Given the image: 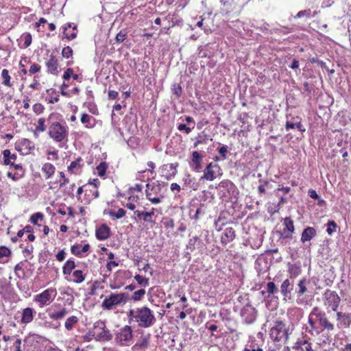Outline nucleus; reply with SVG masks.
I'll list each match as a JSON object with an SVG mask.
<instances>
[{"instance_id":"dca6fc26","label":"nucleus","mask_w":351,"mask_h":351,"mask_svg":"<svg viewBox=\"0 0 351 351\" xmlns=\"http://www.w3.org/2000/svg\"><path fill=\"white\" fill-rule=\"evenodd\" d=\"M285 129L287 131L297 128L301 132H305L306 129L302 124V119L298 116L287 115Z\"/></svg>"},{"instance_id":"f8f14e48","label":"nucleus","mask_w":351,"mask_h":351,"mask_svg":"<svg viewBox=\"0 0 351 351\" xmlns=\"http://www.w3.org/2000/svg\"><path fill=\"white\" fill-rule=\"evenodd\" d=\"M308 284V280L306 278H301L298 284L297 289H295V294L297 296L296 304L298 305H306L308 304V300L304 296V293L307 291V285Z\"/></svg>"},{"instance_id":"ddd939ff","label":"nucleus","mask_w":351,"mask_h":351,"mask_svg":"<svg viewBox=\"0 0 351 351\" xmlns=\"http://www.w3.org/2000/svg\"><path fill=\"white\" fill-rule=\"evenodd\" d=\"M240 315L243 323L252 324L256 319L257 311L248 302L241 309Z\"/></svg>"},{"instance_id":"5fc2aeb1","label":"nucleus","mask_w":351,"mask_h":351,"mask_svg":"<svg viewBox=\"0 0 351 351\" xmlns=\"http://www.w3.org/2000/svg\"><path fill=\"white\" fill-rule=\"evenodd\" d=\"M1 77L3 79L2 84L8 87L12 86V83L10 82V76L9 75V71L4 69L1 71Z\"/></svg>"},{"instance_id":"9d476101","label":"nucleus","mask_w":351,"mask_h":351,"mask_svg":"<svg viewBox=\"0 0 351 351\" xmlns=\"http://www.w3.org/2000/svg\"><path fill=\"white\" fill-rule=\"evenodd\" d=\"M49 135L56 142H62L67 136V130L59 122H53L49 125Z\"/></svg>"},{"instance_id":"c85d7f7f","label":"nucleus","mask_w":351,"mask_h":351,"mask_svg":"<svg viewBox=\"0 0 351 351\" xmlns=\"http://www.w3.org/2000/svg\"><path fill=\"white\" fill-rule=\"evenodd\" d=\"M47 72L53 75H58V62L53 54H51L49 60L46 62Z\"/></svg>"},{"instance_id":"7c9ffc66","label":"nucleus","mask_w":351,"mask_h":351,"mask_svg":"<svg viewBox=\"0 0 351 351\" xmlns=\"http://www.w3.org/2000/svg\"><path fill=\"white\" fill-rule=\"evenodd\" d=\"M2 155V162L4 165H14V162L17 158L16 154H12L10 149H5L3 151Z\"/></svg>"},{"instance_id":"6e6552de","label":"nucleus","mask_w":351,"mask_h":351,"mask_svg":"<svg viewBox=\"0 0 351 351\" xmlns=\"http://www.w3.org/2000/svg\"><path fill=\"white\" fill-rule=\"evenodd\" d=\"M202 172H203V175L201 176L200 180L207 181H213L217 177H221L223 174L220 166L213 162L207 164Z\"/></svg>"},{"instance_id":"cd10ccee","label":"nucleus","mask_w":351,"mask_h":351,"mask_svg":"<svg viewBox=\"0 0 351 351\" xmlns=\"http://www.w3.org/2000/svg\"><path fill=\"white\" fill-rule=\"evenodd\" d=\"M154 208H152L150 212H144L140 210H134L132 219L138 221V220H143L145 222H152L153 221L151 219V217L154 215Z\"/></svg>"},{"instance_id":"20e7f679","label":"nucleus","mask_w":351,"mask_h":351,"mask_svg":"<svg viewBox=\"0 0 351 351\" xmlns=\"http://www.w3.org/2000/svg\"><path fill=\"white\" fill-rule=\"evenodd\" d=\"M167 182L160 183L159 181H155L146 184L145 195L147 199L153 204H158L165 197V192L162 191L164 187H167Z\"/></svg>"},{"instance_id":"4468645a","label":"nucleus","mask_w":351,"mask_h":351,"mask_svg":"<svg viewBox=\"0 0 351 351\" xmlns=\"http://www.w3.org/2000/svg\"><path fill=\"white\" fill-rule=\"evenodd\" d=\"M57 295V291L56 289L49 288L42 293L35 295L34 300L37 302H39L41 306H45L48 304L51 301H52Z\"/></svg>"},{"instance_id":"a19ab883","label":"nucleus","mask_w":351,"mask_h":351,"mask_svg":"<svg viewBox=\"0 0 351 351\" xmlns=\"http://www.w3.org/2000/svg\"><path fill=\"white\" fill-rule=\"evenodd\" d=\"M12 255V252L10 248L7 247L4 245L0 246V262L1 263H7L8 261V258H10Z\"/></svg>"},{"instance_id":"69168bd1","label":"nucleus","mask_w":351,"mask_h":351,"mask_svg":"<svg viewBox=\"0 0 351 351\" xmlns=\"http://www.w3.org/2000/svg\"><path fill=\"white\" fill-rule=\"evenodd\" d=\"M73 49L69 47H65L62 50V56L65 58H70L73 57Z\"/></svg>"},{"instance_id":"c9c22d12","label":"nucleus","mask_w":351,"mask_h":351,"mask_svg":"<svg viewBox=\"0 0 351 351\" xmlns=\"http://www.w3.org/2000/svg\"><path fill=\"white\" fill-rule=\"evenodd\" d=\"M266 290L262 291V294L265 295L267 293V296L266 298H269L270 295H274L276 293H278L279 291L278 287L276 285V284L272 282H268L266 285Z\"/></svg>"},{"instance_id":"338daca9","label":"nucleus","mask_w":351,"mask_h":351,"mask_svg":"<svg viewBox=\"0 0 351 351\" xmlns=\"http://www.w3.org/2000/svg\"><path fill=\"white\" fill-rule=\"evenodd\" d=\"M7 176L14 181H17L18 180L23 177V174L22 173L19 172L12 173V171H8L7 173Z\"/></svg>"},{"instance_id":"c03bdc74","label":"nucleus","mask_w":351,"mask_h":351,"mask_svg":"<svg viewBox=\"0 0 351 351\" xmlns=\"http://www.w3.org/2000/svg\"><path fill=\"white\" fill-rule=\"evenodd\" d=\"M75 267V264L74 261L71 259H69L64 263L62 267V272L64 275L71 274L72 270Z\"/></svg>"},{"instance_id":"2eb2a0df","label":"nucleus","mask_w":351,"mask_h":351,"mask_svg":"<svg viewBox=\"0 0 351 351\" xmlns=\"http://www.w3.org/2000/svg\"><path fill=\"white\" fill-rule=\"evenodd\" d=\"M205 157V152L199 153L197 151H193L191 154L189 162L190 167L195 172H202L203 170V159Z\"/></svg>"},{"instance_id":"72a5a7b5","label":"nucleus","mask_w":351,"mask_h":351,"mask_svg":"<svg viewBox=\"0 0 351 351\" xmlns=\"http://www.w3.org/2000/svg\"><path fill=\"white\" fill-rule=\"evenodd\" d=\"M69 311L65 307H62L58 311H50L49 317L53 320L62 319L67 314Z\"/></svg>"},{"instance_id":"774afa93","label":"nucleus","mask_w":351,"mask_h":351,"mask_svg":"<svg viewBox=\"0 0 351 351\" xmlns=\"http://www.w3.org/2000/svg\"><path fill=\"white\" fill-rule=\"evenodd\" d=\"M84 105L87 106V108H88L90 112H91L92 114H97V106L93 103V101H87L86 103H84Z\"/></svg>"},{"instance_id":"680f3d73","label":"nucleus","mask_w":351,"mask_h":351,"mask_svg":"<svg viewBox=\"0 0 351 351\" xmlns=\"http://www.w3.org/2000/svg\"><path fill=\"white\" fill-rule=\"evenodd\" d=\"M219 152L221 160H226L228 158V146L223 145L217 149Z\"/></svg>"},{"instance_id":"bf43d9fd","label":"nucleus","mask_w":351,"mask_h":351,"mask_svg":"<svg viewBox=\"0 0 351 351\" xmlns=\"http://www.w3.org/2000/svg\"><path fill=\"white\" fill-rule=\"evenodd\" d=\"M283 225L285 226L284 229L289 230L292 232H294L295 228L293 225V221L290 217H285L284 219Z\"/></svg>"},{"instance_id":"f03ea898","label":"nucleus","mask_w":351,"mask_h":351,"mask_svg":"<svg viewBox=\"0 0 351 351\" xmlns=\"http://www.w3.org/2000/svg\"><path fill=\"white\" fill-rule=\"evenodd\" d=\"M127 317L130 324L136 322L138 327L145 328L152 326L156 321L153 311L147 306L132 308L127 312Z\"/></svg>"},{"instance_id":"0eeeda50","label":"nucleus","mask_w":351,"mask_h":351,"mask_svg":"<svg viewBox=\"0 0 351 351\" xmlns=\"http://www.w3.org/2000/svg\"><path fill=\"white\" fill-rule=\"evenodd\" d=\"M115 342L122 346H128L133 339V330L132 327L125 325L114 332Z\"/></svg>"},{"instance_id":"aec40b11","label":"nucleus","mask_w":351,"mask_h":351,"mask_svg":"<svg viewBox=\"0 0 351 351\" xmlns=\"http://www.w3.org/2000/svg\"><path fill=\"white\" fill-rule=\"evenodd\" d=\"M63 36L62 39L66 38L71 40L76 38L77 34V25L73 23H67L63 27Z\"/></svg>"},{"instance_id":"f3484780","label":"nucleus","mask_w":351,"mask_h":351,"mask_svg":"<svg viewBox=\"0 0 351 351\" xmlns=\"http://www.w3.org/2000/svg\"><path fill=\"white\" fill-rule=\"evenodd\" d=\"M206 213V205L204 203H200L198 205L192 204L189 210V217L191 219L198 221Z\"/></svg>"},{"instance_id":"58836bf2","label":"nucleus","mask_w":351,"mask_h":351,"mask_svg":"<svg viewBox=\"0 0 351 351\" xmlns=\"http://www.w3.org/2000/svg\"><path fill=\"white\" fill-rule=\"evenodd\" d=\"M202 245L203 243L199 237L198 236H194L189 240L186 247L192 252L195 250L197 247L199 248L202 247Z\"/></svg>"},{"instance_id":"f257e3e1","label":"nucleus","mask_w":351,"mask_h":351,"mask_svg":"<svg viewBox=\"0 0 351 351\" xmlns=\"http://www.w3.org/2000/svg\"><path fill=\"white\" fill-rule=\"evenodd\" d=\"M308 323L311 328L308 332L313 336H317L324 330H335L334 324L328 320L326 313L318 306H315L311 311Z\"/></svg>"},{"instance_id":"e433bc0d","label":"nucleus","mask_w":351,"mask_h":351,"mask_svg":"<svg viewBox=\"0 0 351 351\" xmlns=\"http://www.w3.org/2000/svg\"><path fill=\"white\" fill-rule=\"evenodd\" d=\"M90 249L89 244H85L82 247L80 244H75L71 246V252L73 254L80 256L82 253L88 252Z\"/></svg>"},{"instance_id":"4be33fe9","label":"nucleus","mask_w":351,"mask_h":351,"mask_svg":"<svg viewBox=\"0 0 351 351\" xmlns=\"http://www.w3.org/2000/svg\"><path fill=\"white\" fill-rule=\"evenodd\" d=\"M236 238V231L232 227H227L223 229L221 235V243L226 246L229 243L233 241Z\"/></svg>"},{"instance_id":"3c124183","label":"nucleus","mask_w":351,"mask_h":351,"mask_svg":"<svg viewBox=\"0 0 351 351\" xmlns=\"http://www.w3.org/2000/svg\"><path fill=\"white\" fill-rule=\"evenodd\" d=\"M23 149L25 150V154H28L34 149V143L28 139H23L21 142Z\"/></svg>"},{"instance_id":"5701e85b","label":"nucleus","mask_w":351,"mask_h":351,"mask_svg":"<svg viewBox=\"0 0 351 351\" xmlns=\"http://www.w3.org/2000/svg\"><path fill=\"white\" fill-rule=\"evenodd\" d=\"M221 5L219 13L222 16H226L232 12L236 8V3L234 0H220Z\"/></svg>"},{"instance_id":"2f4dec72","label":"nucleus","mask_w":351,"mask_h":351,"mask_svg":"<svg viewBox=\"0 0 351 351\" xmlns=\"http://www.w3.org/2000/svg\"><path fill=\"white\" fill-rule=\"evenodd\" d=\"M316 235V230L313 227H306L304 229L301 235V242L304 243L306 241H311Z\"/></svg>"},{"instance_id":"4d7b16f0","label":"nucleus","mask_w":351,"mask_h":351,"mask_svg":"<svg viewBox=\"0 0 351 351\" xmlns=\"http://www.w3.org/2000/svg\"><path fill=\"white\" fill-rule=\"evenodd\" d=\"M128 37V32L126 29L121 30L115 37L116 43H122Z\"/></svg>"},{"instance_id":"864d4df0","label":"nucleus","mask_w":351,"mask_h":351,"mask_svg":"<svg viewBox=\"0 0 351 351\" xmlns=\"http://www.w3.org/2000/svg\"><path fill=\"white\" fill-rule=\"evenodd\" d=\"M78 322V318L76 316H71L66 319L64 326L66 330H71L73 328V325Z\"/></svg>"},{"instance_id":"473e14b6","label":"nucleus","mask_w":351,"mask_h":351,"mask_svg":"<svg viewBox=\"0 0 351 351\" xmlns=\"http://www.w3.org/2000/svg\"><path fill=\"white\" fill-rule=\"evenodd\" d=\"M195 141L193 143V147H197L199 145H206L209 141H213V138H210V136L207 134L204 131L199 132L195 137Z\"/></svg>"},{"instance_id":"423d86ee","label":"nucleus","mask_w":351,"mask_h":351,"mask_svg":"<svg viewBox=\"0 0 351 351\" xmlns=\"http://www.w3.org/2000/svg\"><path fill=\"white\" fill-rule=\"evenodd\" d=\"M130 300V295L126 293H114L106 298L102 302L101 307L104 310H112L115 306L125 304Z\"/></svg>"},{"instance_id":"49530a36","label":"nucleus","mask_w":351,"mask_h":351,"mask_svg":"<svg viewBox=\"0 0 351 351\" xmlns=\"http://www.w3.org/2000/svg\"><path fill=\"white\" fill-rule=\"evenodd\" d=\"M316 14H317V12H315V11L312 12L310 9H307V10H301V11L298 12V14H296V16H295V18H301V17L305 16L307 19H311V18L315 16Z\"/></svg>"},{"instance_id":"1a4fd4ad","label":"nucleus","mask_w":351,"mask_h":351,"mask_svg":"<svg viewBox=\"0 0 351 351\" xmlns=\"http://www.w3.org/2000/svg\"><path fill=\"white\" fill-rule=\"evenodd\" d=\"M219 189H223L220 191L223 196L228 199H237L239 195V190L236 185L229 180H222L218 185Z\"/></svg>"},{"instance_id":"6e6d98bb","label":"nucleus","mask_w":351,"mask_h":351,"mask_svg":"<svg viewBox=\"0 0 351 351\" xmlns=\"http://www.w3.org/2000/svg\"><path fill=\"white\" fill-rule=\"evenodd\" d=\"M44 215L41 213L38 212L32 215L29 221L31 223L34 225H38L40 226V225L38 223V221H42Z\"/></svg>"},{"instance_id":"393cba45","label":"nucleus","mask_w":351,"mask_h":351,"mask_svg":"<svg viewBox=\"0 0 351 351\" xmlns=\"http://www.w3.org/2000/svg\"><path fill=\"white\" fill-rule=\"evenodd\" d=\"M178 166V163H169L164 165L162 167V176L167 180H171L175 177L177 173L176 167Z\"/></svg>"},{"instance_id":"4c0bfd02","label":"nucleus","mask_w":351,"mask_h":351,"mask_svg":"<svg viewBox=\"0 0 351 351\" xmlns=\"http://www.w3.org/2000/svg\"><path fill=\"white\" fill-rule=\"evenodd\" d=\"M41 171L43 173H45V179L47 180L54 174L56 171V167L53 164L46 162L43 165Z\"/></svg>"},{"instance_id":"052dcab7","label":"nucleus","mask_w":351,"mask_h":351,"mask_svg":"<svg viewBox=\"0 0 351 351\" xmlns=\"http://www.w3.org/2000/svg\"><path fill=\"white\" fill-rule=\"evenodd\" d=\"M108 168V164L106 162H101L99 165L97 167V170L98 173V176L100 177H103L106 175V171Z\"/></svg>"},{"instance_id":"9b49d317","label":"nucleus","mask_w":351,"mask_h":351,"mask_svg":"<svg viewBox=\"0 0 351 351\" xmlns=\"http://www.w3.org/2000/svg\"><path fill=\"white\" fill-rule=\"evenodd\" d=\"M324 304L330 308L333 312L338 310L341 302V298L335 291L326 289L324 293Z\"/></svg>"},{"instance_id":"8fccbe9b","label":"nucleus","mask_w":351,"mask_h":351,"mask_svg":"<svg viewBox=\"0 0 351 351\" xmlns=\"http://www.w3.org/2000/svg\"><path fill=\"white\" fill-rule=\"evenodd\" d=\"M95 120L93 117L90 116L86 113H83L81 117V122L85 125V127L87 128H93V125L90 124L91 120Z\"/></svg>"},{"instance_id":"ea45409f","label":"nucleus","mask_w":351,"mask_h":351,"mask_svg":"<svg viewBox=\"0 0 351 351\" xmlns=\"http://www.w3.org/2000/svg\"><path fill=\"white\" fill-rule=\"evenodd\" d=\"M182 181L186 186L194 191L197 190L199 187V184L196 182L195 178H192L189 174L183 178Z\"/></svg>"},{"instance_id":"e2e57ef3","label":"nucleus","mask_w":351,"mask_h":351,"mask_svg":"<svg viewBox=\"0 0 351 351\" xmlns=\"http://www.w3.org/2000/svg\"><path fill=\"white\" fill-rule=\"evenodd\" d=\"M171 90L173 94L175 95L177 98L180 97L182 93V88L180 84L174 83L172 85Z\"/></svg>"},{"instance_id":"7ed1b4c3","label":"nucleus","mask_w":351,"mask_h":351,"mask_svg":"<svg viewBox=\"0 0 351 351\" xmlns=\"http://www.w3.org/2000/svg\"><path fill=\"white\" fill-rule=\"evenodd\" d=\"M290 326V324L281 319L274 321L269 330L270 338L280 345L287 343L293 330Z\"/></svg>"},{"instance_id":"de8ad7c7","label":"nucleus","mask_w":351,"mask_h":351,"mask_svg":"<svg viewBox=\"0 0 351 351\" xmlns=\"http://www.w3.org/2000/svg\"><path fill=\"white\" fill-rule=\"evenodd\" d=\"M326 226L327 227L326 232L329 235H332L334 232H337V228L339 229L337 223L333 220H328Z\"/></svg>"},{"instance_id":"603ef678","label":"nucleus","mask_w":351,"mask_h":351,"mask_svg":"<svg viewBox=\"0 0 351 351\" xmlns=\"http://www.w3.org/2000/svg\"><path fill=\"white\" fill-rule=\"evenodd\" d=\"M45 122H46V119L45 118H40L38 120V124L36 126L35 131H34L35 135H37V134L39 132H43L44 131H45V130H46V126L45 124Z\"/></svg>"},{"instance_id":"a211bd4d","label":"nucleus","mask_w":351,"mask_h":351,"mask_svg":"<svg viewBox=\"0 0 351 351\" xmlns=\"http://www.w3.org/2000/svg\"><path fill=\"white\" fill-rule=\"evenodd\" d=\"M294 287V281L290 278H287L282 281L280 285V291L285 300H291L292 292Z\"/></svg>"},{"instance_id":"a878e982","label":"nucleus","mask_w":351,"mask_h":351,"mask_svg":"<svg viewBox=\"0 0 351 351\" xmlns=\"http://www.w3.org/2000/svg\"><path fill=\"white\" fill-rule=\"evenodd\" d=\"M294 351H314L312 344L304 337L299 338L293 346Z\"/></svg>"},{"instance_id":"f704fd0d","label":"nucleus","mask_w":351,"mask_h":351,"mask_svg":"<svg viewBox=\"0 0 351 351\" xmlns=\"http://www.w3.org/2000/svg\"><path fill=\"white\" fill-rule=\"evenodd\" d=\"M263 341H258L256 339L255 337H250L249 341L247 344L245 346V348H248L250 349H254L255 350H258V351H263Z\"/></svg>"},{"instance_id":"13d9d810","label":"nucleus","mask_w":351,"mask_h":351,"mask_svg":"<svg viewBox=\"0 0 351 351\" xmlns=\"http://www.w3.org/2000/svg\"><path fill=\"white\" fill-rule=\"evenodd\" d=\"M21 39L24 42L23 45V48L28 47L32 43V38L30 33L26 32L23 34L21 36Z\"/></svg>"},{"instance_id":"79ce46f5","label":"nucleus","mask_w":351,"mask_h":351,"mask_svg":"<svg viewBox=\"0 0 351 351\" xmlns=\"http://www.w3.org/2000/svg\"><path fill=\"white\" fill-rule=\"evenodd\" d=\"M126 211L123 208H119L117 212H114L112 210H104V214L108 215L112 217L117 219H121L125 216Z\"/></svg>"},{"instance_id":"09e8293b","label":"nucleus","mask_w":351,"mask_h":351,"mask_svg":"<svg viewBox=\"0 0 351 351\" xmlns=\"http://www.w3.org/2000/svg\"><path fill=\"white\" fill-rule=\"evenodd\" d=\"M145 295V290L143 289H141L138 291H136L132 296H130V300H133L135 302L141 301Z\"/></svg>"},{"instance_id":"412c9836","label":"nucleus","mask_w":351,"mask_h":351,"mask_svg":"<svg viewBox=\"0 0 351 351\" xmlns=\"http://www.w3.org/2000/svg\"><path fill=\"white\" fill-rule=\"evenodd\" d=\"M302 265L300 261L287 263L289 278L293 280L302 274Z\"/></svg>"},{"instance_id":"c756f323","label":"nucleus","mask_w":351,"mask_h":351,"mask_svg":"<svg viewBox=\"0 0 351 351\" xmlns=\"http://www.w3.org/2000/svg\"><path fill=\"white\" fill-rule=\"evenodd\" d=\"M35 315L36 311L34 308L30 307L24 308L22 312L21 322L25 324L30 323Z\"/></svg>"},{"instance_id":"39448f33","label":"nucleus","mask_w":351,"mask_h":351,"mask_svg":"<svg viewBox=\"0 0 351 351\" xmlns=\"http://www.w3.org/2000/svg\"><path fill=\"white\" fill-rule=\"evenodd\" d=\"M88 335L95 337L97 341H109L112 339V335L106 328V323L103 321H97L93 325L92 330L88 331Z\"/></svg>"},{"instance_id":"6ab92c4d","label":"nucleus","mask_w":351,"mask_h":351,"mask_svg":"<svg viewBox=\"0 0 351 351\" xmlns=\"http://www.w3.org/2000/svg\"><path fill=\"white\" fill-rule=\"evenodd\" d=\"M337 327L339 329L348 328L351 325V313H343L342 311H336Z\"/></svg>"},{"instance_id":"b1692460","label":"nucleus","mask_w":351,"mask_h":351,"mask_svg":"<svg viewBox=\"0 0 351 351\" xmlns=\"http://www.w3.org/2000/svg\"><path fill=\"white\" fill-rule=\"evenodd\" d=\"M150 339H151L150 333L144 334L142 332L138 341L133 346V349L136 350H141L147 349L149 346Z\"/></svg>"},{"instance_id":"37998d69","label":"nucleus","mask_w":351,"mask_h":351,"mask_svg":"<svg viewBox=\"0 0 351 351\" xmlns=\"http://www.w3.org/2000/svg\"><path fill=\"white\" fill-rule=\"evenodd\" d=\"M46 92L49 96L47 100L49 104H55L59 101V95L54 88H49Z\"/></svg>"},{"instance_id":"0e129e2a","label":"nucleus","mask_w":351,"mask_h":351,"mask_svg":"<svg viewBox=\"0 0 351 351\" xmlns=\"http://www.w3.org/2000/svg\"><path fill=\"white\" fill-rule=\"evenodd\" d=\"M134 279L136 280L138 285H143V287H147L149 285V278H144L139 274L134 276Z\"/></svg>"},{"instance_id":"bb28decb","label":"nucleus","mask_w":351,"mask_h":351,"mask_svg":"<svg viewBox=\"0 0 351 351\" xmlns=\"http://www.w3.org/2000/svg\"><path fill=\"white\" fill-rule=\"evenodd\" d=\"M96 238L99 241H104L110 236V228L105 223L101 224L96 229Z\"/></svg>"},{"instance_id":"a18cd8bd","label":"nucleus","mask_w":351,"mask_h":351,"mask_svg":"<svg viewBox=\"0 0 351 351\" xmlns=\"http://www.w3.org/2000/svg\"><path fill=\"white\" fill-rule=\"evenodd\" d=\"M72 276L73 277V281L75 283L80 284L84 280L86 275L82 270L76 269L73 271Z\"/></svg>"}]
</instances>
